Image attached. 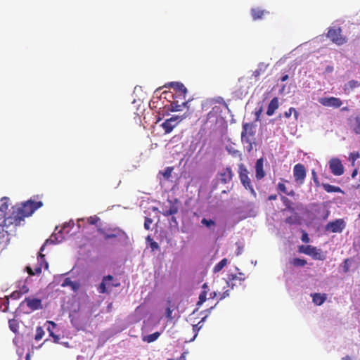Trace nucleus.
Masks as SVG:
<instances>
[{
    "mask_svg": "<svg viewBox=\"0 0 360 360\" xmlns=\"http://www.w3.org/2000/svg\"><path fill=\"white\" fill-rule=\"evenodd\" d=\"M43 206L41 201L28 200L22 203L17 204L11 207V212L5 219L6 226H18L25 220V217L31 216L37 209Z\"/></svg>",
    "mask_w": 360,
    "mask_h": 360,
    "instance_id": "nucleus-1",
    "label": "nucleus"
},
{
    "mask_svg": "<svg viewBox=\"0 0 360 360\" xmlns=\"http://www.w3.org/2000/svg\"><path fill=\"white\" fill-rule=\"evenodd\" d=\"M49 243H53V241L51 238L47 239L44 244L41 247L37 257V266L34 269L29 266H26V271L30 276L39 275L41 273L42 267H44L46 270L49 269V263L45 259V255L42 254L45 246Z\"/></svg>",
    "mask_w": 360,
    "mask_h": 360,
    "instance_id": "nucleus-2",
    "label": "nucleus"
},
{
    "mask_svg": "<svg viewBox=\"0 0 360 360\" xmlns=\"http://www.w3.org/2000/svg\"><path fill=\"white\" fill-rule=\"evenodd\" d=\"M238 172L242 185L246 190H248L250 192L253 197L255 198L257 196V193L253 188L251 179L248 176L249 172L247 167L243 163L238 165Z\"/></svg>",
    "mask_w": 360,
    "mask_h": 360,
    "instance_id": "nucleus-3",
    "label": "nucleus"
},
{
    "mask_svg": "<svg viewBox=\"0 0 360 360\" xmlns=\"http://www.w3.org/2000/svg\"><path fill=\"white\" fill-rule=\"evenodd\" d=\"M327 37L335 44L341 46L347 42L346 37L342 34V30L340 27H330Z\"/></svg>",
    "mask_w": 360,
    "mask_h": 360,
    "instance_id": "nucleus-4",
    "label": "nucleus"
},
{
    "mask_svg": "<svg viewBox=\"0 0 360 360\" xmlns=\"http://www.w3.org/2000/svg\"><path fill=\"white\" fill-rule=\"evenodd\" d=\"M299 251L300 252L311 256L314 259H325V256L323 254L321 250L318 249L316 247L311 246L310 245H300L299 247Z\"/></svg>",
    "mask_w": 360,
    "mask_h": 360,
    "instance_id": "nucleus-5",
    "label": "nucleus"
},
{
    "mask_svg": "<svg viewBox=\"0 0 360 360\" xmlns=\"http://www.w3.org/2000/svg\"><path fill=\"white\" fill-rule=\"evenodd\" d=\"M307 176V171L302 164L298 163L293 167V176L295 181L301 186L304 184Z\"/></svg>",
    "mask_w": 360,
    "mask_h": 360,
    "instance_id": "nucleus-6",
    "label": "nucleus"
},
{
    "mask_svg": "<svg viewBox=\"0 0 360 360\" xmlns=\"http://www.w3.org/2000/svg\"><path fill=\"white\" fill-rule=\"evenodd\" d=\"M114 278L111 275L105 276L103 278L102 282L98 285L97 290L99 293L104 294L108 292V288H111L112 287H118L120 286V283H113Z\"/></svg>",
    "mask_w": 360,
    "mask_h": 360,
    "instance_id": "nucleus-7",
    "label": "nucleus"
},
{
    "mask_svg": "<svg viewBox=\"0 0 360 360\" xmlns=\"http://www.w3.org/2000/svg\"><path fill=\"white\" fill-rule=\"evenodd\" d=\"M183 120L182 117L174 115L170 118L166 119L162 124V127L165 134H169L177 126V124Z\"/></svg>",
    "mask_w": 360,
    "mask_h": 360,
    "instance_id": "nucleus-8",
    "label": "nucleus"
},
{
    "mask_svg": "<svg viewBox=\"0 0 360 360\" xmlns=\"http://www.w3.org/2000/svg\"><path fill=\"white\" fill-rule=\"evenodd\" d=\"M255 131L252 123H243L241 132V140L243 142H249L250 139H255Z\"/></svg>",
    "mask_w": 360,
    "mask_h": 360,
    "instance_id": "nucleus-9",
    "label": "nucleus"
},
{
    "mask_svg": "<svg viewBox=\"0 0 360 360\" xmlns=\"http://www.w3.org/2000/svg\"><path fill=\"white\" fill-rule=\"evenodd\" d=\"M26 304L29 309L32 311L43 308V304L41 299L34 298L31 297H25L22 302L20 305Z\"/></svg>",
    "mask_w": 360,
    "mask_h": 360,
    "instance_id": "nucleus-10",
    "label": "nucleus"
},
{
    "mask_svg": "<svg viewBox=\"0 0 360 360\" xmlns=\"http://www.w3.org/2000/svg\"><path fill=\"white\" fill-rule=\"evenodd\" d=\"M169 86H172L174 91L175 94L173 96L174 98H179L181 100H185L186 94H187V89L186 86L180 82H171L169 84Z\"/></svg>",
    "mask_w": 360,
    "mask_h": 360,
    "instance_id": "nucleus-11",
    "label": "nucleus"
},
{
    "mask_svg": "<svg viewBox=\"0 0 360 360\" xmlns=\"http://www.w3.org/2000/svg\"><path fill=\"white\" fill-rule=\"evenodd\" d=\"M329 168L335 176H340L344 173V167L338 158H332L329 161Z\"/></svg>",
    "mask_w": 360,
    "mask_h": 360,
    "instance_id": "nucleus-12",
    "label": "nucleus"
},
{
    "mask_svg": "<svg viewBox=\"0 0 360 360\" xmlns=\"http://www.w3.org/2000/svg\"><path fill=\"white\" fill-rule=\"evenodd\" d=\"M345 227V224L343 219H338L333 221H330L326 226V230L332 233H340Z\"/></svg>",
    "mask_w": 360,
    "mask_h": 360,
    "instance_id": "nucleus-13",
    "label": "nucleus"
},
{
    "mask_svg": "<svg viewBox=\"0 0 360 360\" xmlns=\"http://www.w3.org/2000/svg\"><path fill=\"white\" fill-rule=\"evenodd\" d=\"M319 102L323 106L335 108H340L342 104L340 98L333 96L321 98L319 99Z\"/></svg>",
    "mask_w": 360,
    "mask_h": 360,
    "instance_id": "nucleus-14",
    "label": "nucleus"
},
{
    "mask_svg": "<svg viewBox=\"0 0 360 360\" xmlns=\"http://www.w3.org/2000/svg\"><path fill=\"white\" fill-rule=\"evenodd\" d=\"M168 202L169 204V207L165 206L162 207V211L161 212L162 214L165 217L176 214L179 211L177 199H175L174 201L168 200Z\"/></svg>",
    "mask_w": 360,
    "mask_h": 360,
    "instance_id": "nucleus-15",
    "label": "nucleus"
},
{
    "mask_svg": "<svg viewBox=\"0 0 360 360\" xmlns=\"http://www.w3.org/2000/svg\"><path fill=\"white\" fill-rule=\"evenodd\" d=\"M218 176L219 181L225 184L231 181L233 173L231 167H226L219 172Z\"/></svg>",
    "mask_w": 360,
    "mask_h": 360,
    "instance_id": "nucleus-16",
    "label": "nucleus"
},
{
    "mask_svg": "<svg viewBox=\"0 0 360 360\" xmlns=\"http://www.w3.org/2000/svg\"><path fill=\"white\" fill-rule=\"evenodd\" d=\"M255 178L257 180H261L265 176V172L264 170V160L263 158H259L255 163Z\"/></svg>",
    "mask_w": 360,
    "mask_h": 360,
    "instance_id": "nucleus-17",
    "label": "nucleus"
},
{
    "mask_svg": "<svg viewBox=\"0 0 360 360\" xmlns=\"http://www.w3.org/2000/svg\"><path fill=\"white\" fill-rule=\"evenodd\" d=\"M245 280V278H239L237 274H231L228 275L226 283L229 287L233 288L234 286L240 285L241 282Z\"/></svg>",
    "mask_w": 360,
    "mask_h": 360,
    "instance_id": "nucleus-18",
    "label": "nucleus"
},
{
    "mask_svg": "<svg viewBox=\"0 0 360 360\" xmlns=\"http://www.w3.org/2000/svg\"><path fill=\"white\" fill-rule=\"evenodd\" d=\"M188 103V101H186L185 99L183 101H181V103H179V101L176 98L170 104V110L172 112L181 111L184 108H186L187 106Z\"/></svg>",
    "mask_w": 360,
    "mask_h": 360,
    "instance_id": "nucleus-19",
    "label": "nucleus"
},
{
    "mask_svg": "<svg viewBox=\"0 0 360 360\" xmlns=\"http://www.w3.org/2000/svg\"><path fill=\"white\" fill-rule=\"evenodd\" d=\"M8 208V205L7 202H4L0 206V220H3L2 226H6V228H8L10 226H6L5 224V219H7L8 216L11 212V210L9 211L8 213H6V211Z\"/></svg>",
    "mask_w": 360,
    "mask_h": 360,
    "instance_id": "nucleus-20",
    "label": "nucleus"
},
{
    "mask_svg": "<svg viewBox=\"0 0 360 360\" xmlns=\"http://www.w3.org/2000/svg\"><path fill=\"white\" fill-rule=\"evenodd\" d=\"M278 98L277 97H274L269 103L266 115L269 116L273 115L276 110L278 109Z\"/></svg>",
    "mask_w": 360,
    "mask_h": 360,
    "instance_id": "nucleus-21",
    "label": "nucleus"
},
{
    "mask_svg": "<svg viewBox=\"0 0 360 360\" xmlns=\"http://www.w3.org/2000/svg\"><path fill=\"white\" fill-rule=\"evenodd\" d=\"M62 287L69 286L74 292H76L79 288V283L78 282L72 281L70 278H65L61 283Z\"/></svg>",
    "mask_w": 360,
    "mask_h": 360,
    "instance_id": "nucleus-22",
    "label": "nucleus"
},
{
    "mask_svg": "<svg viewBox=\"0 0 360 360\" xmlns=\"http://www.w3.org/2000/svg\"><path fill=\"white\" fill-rule=\"evenodd\" d=\"M313 302L318 306L321 305L327 299L326 294L314 293L311 295Z\"/></svg>",
    "mask_w": 360,
    "mask_h": 360,
    "instance_id": "nucleus-23",
    "label": "nucleus"
},
{
    "mask_svg": "<svg viewBox=\"0 0 360 360\" xmlns=\"http://www.w3.org/2000/svg\"><path fill=\"white\" fill-rule=\"evenodd\" d=\"M266 13H269V12L258 8L251 9V15L254 20L262 19Z\"/></svg>",
    "mask_w": 360,
    "mask_h": 360,
    "instance_id": "nucleus-24",
    "label": "nucleus"
},
{
    "mask_svg": "<svg viewBox=\"0 0 360 360\" xmlns=\"http://www.w3.org/2000/svg\"><path fill=\"white\" fill-rule=\"evenodd\" d=\"M202 290L199 295V300L197 305L200 306L204 303L207 300V295L209 291V288L207 283H204L202 286Z\"/></svg>",
    "mask_w": 360,
    "mask_h": 360,
    "instance_id": "nucleus-25",
    "label": "nucleus"
},
{
    "mask_svg": "<svg viewBox=\"0 0 360 360\" xmlns=\"http://www.w3.org/2000/svg\"><path fill=\"white\" fill-rule=\"evenodd\" d=\"M322 186L327 193H342V189L338 186L326 183H323Z\"/></svg>",
    "mask_w": 360,
    "mask_h": 360,
    "instance_id": "nucleus-26",
    "label": "nucleus"
},
{
    "mask_svg": "<svg viewBox=\"0 0 360 360\" xmlns=\"http://www.w3.org/2000/svg\"><path fill=\"white\" fill-rule=\"evenodd\" d=\"M122 235H126L125 232L120 229H116L112 231V233H105L104 235V238L105 240H108L110 238H114L121 236Z\"/></svg>",
    "mask_w": 360,
    "mask_h": 360,
    "instance_id": "nucleus-27",
    "label": "nucleus"
},
{
    "mask_svg": "<svg viewBox=\"0 0 360 360\" xmlns=\"http://www.w3.org/2000/svg\"><path fill=\"white\" fill-rule=\"evenodd\" d=\"M354 132L360 134V115H357L354 118V123L351 125Z\"/></svg>",
    "mask_w": 360,
    "mask_h": 360,
    "instance_id": "nucleus-28",
    "label": "nucleus"
},
{
    "mask_svg": "<svg viewBox=\"0 0 360 360\" xmlns=\"http://www.w3.org/2000/svg\"><path fill=\"white\" fill-rule=\"evenodd\" d=\"M160 335V333L155 332L152 334L143 337V341L147 343H150L155 341Z\"/></svg>",
    "mask_w": 360,
    "mask_h": 360,
    "instance_id": "nucleus-29",
    "label": "nucleus"
},
{
    "mask_svg": "<svg viewBox=\"0 0 360 360\" xmlns=\"http://www.w3.org/2000/svg\"><path fill=\"white\" fill-rule=\"evenodd\" d=\"M281 201L283 202L285 208L290 211L293 212L295 208L293 207V202L285 196H281Z\"/></svg>",
    "mask_w": 360,
    "mask_h": 360,
    "instance_id": "nucleus-30",
    "label": "nucleus"
},
{
    "mask_svg": "<svg viewBox=\"0 0 360 360\" xmlns=\"http://www.w3.org/2000/svg\"><path fill=\"white\" fill-rule=\"evenodd\" d=\"M228 260L226 258H224L219 263H217L213 268V272L217 273L220 271L226 264Z\"/></svg>",
    "mask_w": 360,
    "mask_h": 360,
    "instance_id": "nucleus-31",
    "label": "nucleus"
},
{
    "mask_svg": "<svg viewBox=\"0 0 360 360\" xmlns=\"http://www.w3.org/2000/svg\"><path fill=\"white\" fill-rule=\"evenodd\" d=\"M45 335V332L41 326H37L35 330L34 340H41Z\"/></svg>",
    "mask_w": 360,
    "mask_h": 360,
    "instance_id": "nucleus-32",
    "label": "nucleus"
},
{
    "mask_svg": "<svg viewBox=\"0 0 360 360\" xmlns=\"http://www.w3.org/2000/svg\"><path fill=\"white\" fill-rule=\"evenodd\" d=\"M10 329L15 333L18 332L19 323L17 320L13 319L8 321Z\"/></svg>",
    "mask_w": 360,
    "mask_h": 360,
    "instance_id": "nucleus-33",
    "label": "nucleus"
},
{
    "mask_svg": "<svg viewBox=\"0 0 360 360\" xmlns=\"http://www.w3.org/2000/svg\"><path fill=\"white\" fill-rule=\"evenodd\" d=\"M291 264L295 266H304L307 264V261L304 259L294 258L291 261Z\"/></svg>",
    "mask_w": 360,
    "mask_h": 360,
    "instance_id": "nucleus-34",
    "label": "nucleus"
},
{
    "mask_svg": "<svg viewBox=\"0 0 360 360\" xmlns=\"http://www.w3.org/2000/svg\"><path fill=\"white\" fill-rule=\"evenodd\" d=\"M174 168L172 167H167L165 169L163 172H160V173L164 176V178L168 180L171 176Z\"/></svg>",
    "mask_w": 360,
    "mask_h": 360,
    "instance_id": "nucleus-35",
    "label": "nucleus"
},
{
    "mask_svg": "<svg viewBox=\"0 0 360 360\" xmlns=\"http://www.w3.org/2000/svg\"><path fill=\"white\" fill-rule=\"evenodd\" d=\"M201 224L207 228H211L212 226H215V225H216V223L214 220L210 219H207L206 218H203L201 220Z\"/></svg>",
    "mask_w": 360,
    "mask_h": 360,
    "instance_id": "nucleus-36",
    "label": "nucleus"
},
{
    "mask_svg": "<svg viewBox=\"0 0 360 360\" xmlns=\"http://www.w3.org/2000/svg\"><path fill=\"white\" fill-rule=\"evenodd\" d=\"M29 292V288H28L27 285H24L20 288V291H19V292H18V291H15V292H13V296L16 297H18L20 295L25 294V293H27V292Z\"/></svg>",
    "mask_w": 360,
    "mask_h": 360,
    "instance_id": "nucleus-37",
    "label": "nucleus"
},
{
    "mask_svg": "<svg viewBox=\"0 0 360 360\" xmlns=\"http://www.w3.org/2000/svg\"><path fill=\"white\" fill-rule=\"evenodd\" d=\"M285 222L288 224H295L299 223V219L296 215L290 216L285 218Z\"/></svg>",
    "mask_w": 360,
    "mask_h": 360,
    "instance_id": "nucleus-38",
    "label": "nucleus"
},
{
    "mask_svg": "<svg viewBox=\"0 0 360 360\" xmlns=\"http://www.w3.org/2000/svg\"><path fill=\"white\" fill-rule=\"evenodd\" d=\"M227 150L229 153L231 154L233 157L241 156L240 151L236 149H234L233 148H227Z\"/></svg>",
    "mask_w": 360,
    "mask_h": 360,
    "instance_id": "nucleus-39",
    "label": "nucleus"
},
{
    "mask_svg": "<svg viewBox=\"0 0 360 360\" xmlns=\"http://www.w3.org/2000/svg\"><path fill=\"white\" fill-rule=\"evenodd\" d=\"M311 175H312V179H313V181H314V182L315 184V186L316 187H319L321 184H320V182L319 181L316 172L314 169L311 172Z\"/></svg>",
    "mask_w": 360,
    "mask_h": 360,
    "instance_id": "nucleus-40",
    "label": "nucleus"
},
{
    "mask_svg": "<svg viewBox=\"0 0 360 360\" xmlns=\"http://www.w3.org/2000/svg\"><path fill=\"white\" fill-rule=\"evenodd\" d=\"M359 157H360V155H359V152H353L349 154V160H352L354 162L357 159H359Z\"/></svg>",
    "mask_w": 360,
    "mask_h": 360,
    "instance_id": "nucleus-41",
    "label": "nucleus"
},
{
    "mask_svg": "<svg viewBox=\"0 0 360 360\" xmlns=\"http://www.w3.org/2000/svg\"><path fill=\"white\" fill-rule=\"evenodd\" d=\"M277 190L281 193H285L287 188L283 183L279 182L277 185Z\"/></svg>",
    "mask_w": 360,
    "mask_h": 360,
    "instance_id": "nucleus-42",
    "label": "nucleus"
},
{
    "mask_svg": "<svg viewBox=\"0 0 360 360\" xmlns=\"http://www.w3.org/2000/svg\"><path fill=\"white\" fill-rule=\"evenodd\" d=\"M302 237H301V240L302 242L305 243H308L309 242V236H308V233L302 230Z\"/></svg>",
    "mask_w": 360,
    "mask_h": 360,
    "instance_id": "nucleus-43",
    "label": "nucleus"
},
{
    "mask_svg": "<svg viewBox=\"0 0 360 360\" xmlns=\"http://www.w3.org/2000/svg\"><path fill=\"white\" fill-rule=\"evenodd\" d=\"M153 220L149 217H146L145 221H144V228L146 230H150V224H152Z\"/></svg>",
    "mask_w": 360,
    "mask_h": 360,
    "instance_id": "nucleus-44",
    "label": "nucleus"
},
{
    "mask_svg": "<svg viewBox=\"0 0 360 360\" xmlns=\"http://www.w3.org/2000/svg\"><path fill=\"white\" fill-rule=\"evenodd\" d=\"M99 220V218L96 216L90 217L87 219V221L90 224H96L98 221Z\"/></svg>",
    "mask_w": 360,
    "mask_h": 360,
    "instance_id": "nucleus-45",
    "label": "nucleus"
},
{
    "mask_svg": "<svg viewBox=\"0 0 360 360\" xmlns=\"http://www.w3.org/2000/svg\"><path fill=\"white\" fill-rule=\"evenodd\" d=\"M348 85L351 89H354L360 86V83L355 80H351L348 82Z\"/></svg>",
    "mask_w": 360,
    "mask_h": 360,
    "instance_id": "nucleus-46",
    "label": "nucleus"
},
{
    "mask_svg": "<svg viewBox=\"0 0 360 360\" xmlns=\"http://www.w3.org/2000/svg\"><path fill=\"white\" fill-rule=\"evenodd\" d=\"M47 323L49 325L47 330L49 332V334L51 335V332H53V329L56 327V324L53 321H47Z\"/></svg>",
    "mask_w": 360,
    "mask_h": 360,
    "instance_id": "nucleus-47",
    "label": "nucleus"
},
{
    "mask_svg": "<svg viewBox=\"0 0 360 360\" xmlns=\"http://www.w3.org/2000/svg\"><path fill=\"white\" fill-rule=\"evenodd\" d=\"M349 259H345L343 262V271L344 272L347 273L349 271V264H348V262H349Z\"/></svg>",
    "mask_w": 360,
    "mask_h": 360,
    "instance_id": "nucleus-48",
    "label": "nucleus"
},
{
    "mask_svg": "<svg viewBox=\"0 0 360 360\" xmlns=\"http://www.w3.org/2000/svg\"><path fill=\"white\" fill-rule=\"evenodd\" d=\"M245 143L248 144L246 146L247 150L250 152L253 148L252 144L254 143V139H250V141Z\"/></svg>",
    "mask_w": 360,
    "mask_h": 360,
    "instance_id": "nucleus-49",
    "label": "nucleus"
},
{
    "mask_svg": "<svg viewBox=\"0 0 360 360\" xmlns=\"http://www.w3.org/2000/svg\"><path fill=\"white\" fill-rule=\"evenodd\" d=\"M172 310L171 309L170 307H167L166 309L167 318H168L169 319H172Z\"/></svg>",
    "mask_w": 360,
    "mask_h": 360,
    "instance_id": "nucleus-50",
    "label": "nucleus"
},
{
    "mask_svg": "<svg viewBox=\"0 0 360 360\" xmlns=\"http://www.w3.org/2000/svg\"><path fill=\"white\" fill-rule=\"evenodd\" d=\"M293 110H294V108H290L288 111H285V112H284V116H285L286 118H289V117L291 116V115H292V113Z\"/></svg>",
    "mask_w": 360,
    "mask_h": 360,
    "instance_id": "nucleus-51",
    "label": "nucleus"
},
{
    "mask_svg": "<svg viewBox=\"0 0 360 360\" xmlns=\"http://www.w3.org/2000/svg\"><path fill=\"white\" fill-rule=\"evenodd\" d=\"M150 248H152L153 250H158L159 249V245L157 242L152 241L150 243Z\"/></svg>",
    "mask_w": 360,
    "mask_h": 360,
    "instance_id": "nucleus-52",
    "label": "nucleus"
},
{
    "mask_svg": "<svg viewBox=\"0 0 360 360\" xmlns=\"http://www.w3.org/2000/svg\"><path fill=\"white\" fill-rule=\"evenodd\" d=\"M53 338V342L58 343L60 340V338L58 335H55L53 332H51V335Z\"/></svg>",
    "mask_w": 360,
    "mask_h": 360,
    "instance_id": "nucleus-53",
    "label": "nucleus"
},
{
    "mask_svg": "<svg viewBox=\"0 0 360 360\" xmlns=\"http://www.w3.org/2000/svg\"><path fill=\"white\" fill-rule=\"evenodd\" d=\"M261 75V70L260 69H257V70H255L253 72H252V76L255 77V78H257L258 77H259V75Z\"/></svg>",
    "mask_w": 360,
    "mask_h": 360,
    "instance_id": "nucleus-54",
    "label": "nucleus"
},
{
    "mask_svg": "<svg viewBox=\"0 0 360 360\" xmlns=\"http://www.w3.org/2000/svg\"><path fill=\"white\" fill-rule=\"evenodd\" d=\"M262 112V108H259V109L256 112L255 115H256V120H259V116H260V115H261Z\"/></svg>",
    "mask_w": 360,
    "mask_h": 360,
    "instance_id": "nucleus-55",
    "label": "nucleus"
},
{
    "mask_svg": "<svg viewBox=\"0 0 360 360\" xmlns=\"http://www.w3.org/2000/svg\"><path fill=\"white\" fill-rule=\"evenodd\" d=\"M229 295V290H226L225 292H223V294L221 295L219 300H221L226 297Z\"/></svg>",
    "mask_w": 360,
    "mask_h": 360,
    "instance_id": "nucleus-56",
    "label": "nucleus"
},
{
    "mask_svg": "<svg viewBox=\"0 0 360 360\" xmlns=\"http://www.w3.org/2000/svg\"><path fill=\"white\" fill-rule=\"evenodd\" d=\"M277 199V195L276 194H274V195H270L269 197H268V200H275Z\"/></svg>",
    "mask_w": 360,
    "mask_h": 360,
    "instance_id": "nucleus-57",
    "label": "nucleus"
},
{
    "mask_svg": "<svg viewBox=\"0 0 360 360\" xmlns=\"http://www.w3.org/2000/svg\"><path fill=\"white\" fill-rule=\"evenodd\" d=\"M357 174H358V169H354L351 174L352 178H353V179L355 178L356 176L357 175Z\"/></svg>",
    "mask_w": 360,
    "mask_h": 360,
    "instance_id": "nucleus-58",
    "label": "nucleus"
},
{
    "mask_svg": "<svg viewBox=\"0 0 360 360\" xmlns=\"http://www.w3.org/2000/svg\"><path fill=\"white\" fill-rule=\"evenodd\" d=\"M293 114L295 120H297L298 119L299 112L296 110V109L294 108Z\"/></svg>",
    "mask_w": 360,
    "mask_h": 360,
    "instance_id": "nucleus-59",
    "label": "nucleus"
},
{
    "mask_svg": "<svg viewBox=\"0 0 360 360\" xmlns=\"http://www.w3.org/2000/svg\"><path fill=\"white\" fill-rule=\"evenodd\" d=\"M285 194L289 195V196H294L295 193V191L293 190H292V191H290L289 192L286 191Z\"/></svg>",
    "mask_w": 360,
    "mask_h": 360,
    "instance_id": "nucleus-60",
    "label": "nucleus"
},
{
    "mask_svg": "<svg viewBox=\"0 0 360 360\" xmlns=\"http://www.w3.org/2000/svg\"><path fill=\"white\" fill-rule=\"evenodd\" d=\"M288 79V75H283L281 78V82H285L286 80Z\"/></svg>",
    "mask_w": 360,
    "mask_h": 360,
    "instance_id": "nucleus-61",
    "label": "nucleus"
},
{
    "mask_svg": "<svg viewBox=\"0 0 360 360\" xmlns=\"http://www.w3.org/2000/svg\"><path fill=\"white\" fill-rule=\"evenodd\" d=\"M217 295V293L216 292H211L210 294V298H214Z\"/></svg>",
    "mask_w": 360,
    "mask_h": 360,
    "instance_id": "nucleus-62",
    "label": "nucleus"
},
{
    "mask_svg": "<svg viewBox=\"0 0 360 360\" xmlns=\"http://www.w3.org/2000/svg\"><path fill=\"white\" fill-rule=\"evenodd\" d=\"M342 360H352V358L349 355H347V356L342 357Z\"/></svg>",
    "mask_w": 360,
    "mask_h": 360,
    "instance_id": "nucleus-63",
    "label": "nucleus"
},
{
    "mask_svg": "<svg viewBox=\"0 0 360 360\" xmlns=\"http://www.w3.org/2000/svg\"><path fill=\"white\" fill-rule=\"evenodd\" d=\"M326 71L328 72H330L333 71V67H330V66H328L326 68Z\"/></svg>",
    "mask_w": 360,
    "mask_h": 360,
    "instance_id": "nucleus-64",
    "label": "nucleus"
}]
</instances>
